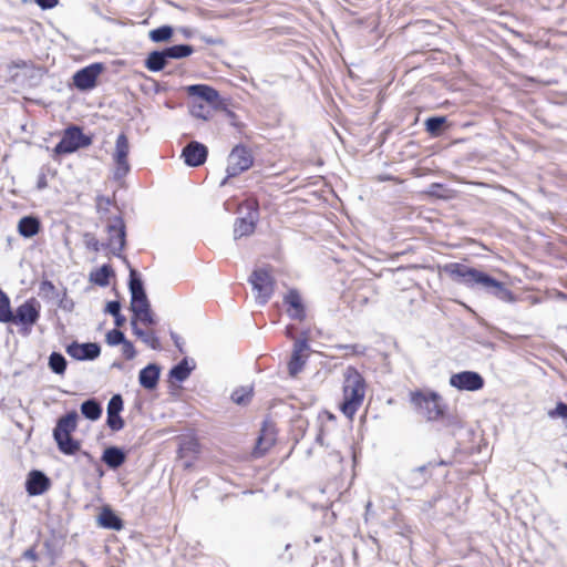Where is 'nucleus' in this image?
<instances>
[{"label":"nucleus","mask_w":567,"mask_h":567,"mask_svg":"<svg viewBox=\"0 0 567 567\" xmlns=\"http://www.w3.org/2000/svg\"><path fill=\"white\" fill-rule=\"evenodd\" d=\"M443 270L454 282L466 288L483 291L506 303L517 301L515 293L504 282L483 270L463 262L446 264Z\"/></svg>","instance_id":"f257e3e1"},{"label":"nucleus","mask_w":567,"mask_h":567,"mask_svg":"<svg viewBox=\"0 0 567 567\" xmlns=\"http://www.w3.org/2000/svg\"><path fill=\"white\" fill-rule=\"evenodd\" d=\"M409 396L413 409L426 421H440L444 427L451 430L461 427L458 419L446 412L447 406L436 391L417 389L411 391Z\"/></svg>","instance_id":"f03ea898"},{"label":"nucleus","mask_w":567,"mask_h":567,"mask_svg":"<svg viewBox=\"0 0 567 567\" xmlns=\"http://www.w3.org/2000/svg\"><path fill=\"white\" fill-rule=\"evenodd\" d=\"M343 377V401L340 403V410L347 417L352 419L363 402L367 384L355 367L349 365Z\"/></svg>","instance_id":"7ed1b4c3"},{"label":"nucleus","mask_w":567,"mask_h":567,"mask_svg":"<svg viewBox=\"0 0 567 567\" xmlns=\"http://www.w3.org/2000/svg\"><path fill=\"white\" fill-rule=\"evenodd\" d=\"M40 302L35 298H29L18 306L14 311L11 309V316H8V319H6L3 323L19 324L20 333L28 336L32 327L40 319Z\"/></svg>","instance_id":"20e7f679"},{"label":"nucleus","mask_w":567,"mask_h":567,"mask_svg":"<svg viewBox=\"0 0 567 567\" xmlns=\"http://www.w3.org/2000/svg\"><path fill=\"white\" fill-rule=\"evenodd\" d=\"M92 144V137L83 133L82 127L70 125L62 134L60 142L55 145L53 152L56 155L71 154L80 148H85Z\"/></svg>","instance_id":"39448f33"},{"label":"nucleus","mask_w":567,"mask_h":567,"mask_svg":"<svg viewBox=\"0 0 567 567\" xmlns=\"http://www.w3.org/2000/svg\"><path fill=\"white\" fill-rule=\"evenodd\" d=\"M106 231L109 234V241L105 244V247H110L111 252L130 267L131 264L127 257L122 254L126 246V226L121 215L110 219Z\"/></svg>","instance_id":"423d86ee"},{"label":"nucleus","mask_w":567,"mask_h":567,"mask_svg":"<svg viewBox=\"0 0 567 567\" xmlns=\"http://www.w3.org/2000/svg\"><path fill=\"white\" fill-rule=\"evenodd\" d=\"M241 205L246 208L247 212L245 216L235 219V240L254 234L259 220V203L256 198H247Z\"/></svg>","instance_id":"0eeeda50"},{"label":"nucleus","mask_w":567,"mask_h":567,"mask_svg":"<svg viewBox=\"0 0 567 567\" xmlns=\"http://www.w3.org/2000/svg\"><path fill=\"white\" fill-rule=\"evenodd\" d=\"M252 289L257 291L256 302L265 306L275 290V280L266 268L255 269L248 278Z\"/></svg>","instance_id":"6e6552de"},{"label":"nucleus","mask_w":567,"mask_h":567,"mask_svg":"<svg viewBox=\"0 0 567 567\" xmlns=\"http://www.w3.org/2000/svg\"><path fill=\"white\" fill-rule=\"evenodd\" d=\"M254 164V157L248 147L243 144L236 145L228 155L226 168L227 178H233L245 171H248Z\"/></svg>","instance_id":"1a4fd4ad"},{"label":"nucleus","mask_w":567,"mask_h":567,"mask_svg":"<svg viewBox=\"0 0 567 567\" xmlns=\"http://www.w3.org/2000/svg\"><path fill=\"white\" fill-rule=\"evenodd\" d=\"M130 153V143L125 133H120L116 137L115 142V151L113 154V161L115 164L113 171V179L120 181L124 178L131 169V166L127 161V156Z\"/></svg>","instance_id":"9d476101"},{"label":"nucleus","mask_w":567,"mask_h":567,"mask_svg":"<svg viewBox=\"0 0 567 567\" xmlns=\"http://www.w3.org/2000/svg\"><path fill=\"white\" fill-rule=\"evenodd\" d=\"M128 270L130 275L127 286L131 295L130 309L131 311H134L136 309L147 307L151 303L147 298L141 274L132 266L128 267Z\"/></svg>","instance_id":"9b49d317"},{"label":"nucleus","mask_w":567,"mask_h":567,"mask_svg":"<svg viewBox=\"0 0 567 567\" xmlns=\"http://www.w3.org/2000/svg\"><path fill=\"white\" fill-rule=\"evenodd\" d=\"M105 66L101 62H95L78 70L73 74V85L79 91H90L96 86L99 75L104 71Z\"/></svg>","instance_id":"f8f14e48"},{"label":"nucleus","mask_w":567,"mask_h":567,"mask_svg":"<svg viewBox=\"0 0 567 567\" xmlns=\"http://www.w3.org/2000/svg\"><path fill=\"white\" fill-rule=\"evenodd\" d=\"M450 385L460 390L475 392L484 388V378L476 371H461L451 375Z\"/></svg>","instance_id":"ddd939ff"},{"label":"nucleus","mask_w":567,"mask_h":567,"mask_svg":"<svg viewBox=\"0 0 567 567\" xmlns=\"http://www.w3.org/2000/svg\"><path fill=\"white\" fill-rule=\"evenodd\" d=\"M310 349L307 337L296 339L293 342L292 353L288 362V372L290 377H297L300 373L307 362L308 355L306 351Z\"/></svg>","instance_id":"4468645a"},{"label":"nucleus","mask_w":567,"mask_h":567,"mask_svg":"<svg viewBox=\"0 0 567 567\" xmlns=\"http://www.w3.org/2000/svg\"><path fill=\"white\" fill-rule=\"evenodd\" d=\"M66 353L78 361H93L101 354V347L97 342L72 341L66 346Z\"/></svg>","instance_id":"2eb2a0df"},{"label":"nucleus","mask_w":567,"mask_h":567,"mask_svg":"<svg viewBox=\"0 0 567 567\" xmlns=\"http://www.w3.org/2000/svg\"><path fill=\"white\" fill-rule=\"evenodd\" d=\"M207 156V146L197 141L187 143L182 151L184 163L189 167H198L203 165L206 162Z\"/></svg>","instance_id":"dca6fc26"},{"label":"nucleus","mask_w":567,"mask_h":567,"mask_svg":"<svg viewBox=\"0 0 567 567\" xmlns=\"http://www.w3.org/2000/svg\"><path fill=\"white\" fill-rule=\"evenodd\" d=\"M284 303L287 306V315L290 319L303 321L307 317L306 306L302 301L300 292L291 288L284 296Z\"/></svg>","instance_id":"f3484780"},{"label":"nucleus","mask_w":567,"mask_h":567,"mask_svg":"<svg viewBox=\"0 0 567 567\" xmlns=\"http://www.w3.org/2000/svg\"><path fill=\"white\" fill-rule=\"evenodd\" d=\"M51 486L49 476L40 471L32 470L25 480V491L30 496H39L44 494Z\"/></svg>","instance_id":"a211bd4d"},{"label":"nucleus","mask_w":567,"mask_h":567,"mask_svg":"<svg viewBox=\"0 0 567 567\" xmlns=\"http://www.w3.org/2000/svg\"><path fill=\"white\" fill-rule=\"evenodd\" d=\"M161 377V367L157 363H148L138 373V383L145 390L152 391L157 388Z\"/></svg>","instance_id":"6ab92c4d"},{"label":"nucleus","mask_w":567,"mask_h":567,"mask_svg":"<svg viewBox=\"0 0 567 567\" xmlns=\"http://www.w3.org/2000/svg\"><path fill=\"white\" fill-rule=\"evenodd\" d=\"M78 412L72 410L58 419L53 429V437L72 435L78 425Z\"/></svg>","instance_id":"aec40b11"},{"label":"nucleus","mask_w":567,"mask_h":567,"mask_svg":"<svg viewBox=\"0 0 567 567\" xmlns=\"http://www.w3.org/2000/svg\"><path fill=\"white\" fill-rule=\"evenodd\" d=\"M124 449L112 445L104 449L101 461L111 470L121 467L126 461Z\"/></svg>","instance_id":"412c9836"},{"label":"nucleus","mask_w":567,"mask_h":567,"mask_svg":"<svg viewBox=\"0 0 567 567\" xmlns=\"http://www.w3.org/2000/svg\"><path fill=\"white\" fill-rule=\"evenodd\" d=\"M187 94L192 97H198L206 103H215L219 99L216 89L207 84H192L185 87Z\"/></svg>","instance_id":"4be33fe9"},{"label":"nucleus","mask_w":567,"mask_h":567,"mask_svg":"<svg viewBox=\"0 0 567 567\" xmlns=\"http://www.w3.org/2000/svg\"><path fill=\"white\" fill-rule=\"evenodd\" d=\"M195 368V361L185 357L178 363L172 367L168 372V377L176 380L177 382H184L188 379Z\"/></svg>","instance_id":"5701e85b"},{"label":"nucleus","mask_w":567,"mask_h":567,"mask_svg":"<svg viewBox=\"0 0 567 567\" xmlns=\"http://www.w3.org/2000/svg\"><path fill=\"white\" fill-rule=\"evenodd\" d=\"M168 61L169 60H168L164 49L153 50L145 58L144 66L150 72L156 73V72L163 71L166 68V65L168 64Z\"/></svg>","instance_id":"b1692460"},{"label":"nucleus","mask_w":567,"mask_h":567,"mask_svg":"<svg viewBox=\"0 0 567 567\" xmlns=\"http://www.w3.org/2000/svg\"><path fill=\"white\" fill-rule=\"evenodd\" d=\"M444 464H445L444 461H441L437 464L429 462L427 464H424V465H421V466H417V467L413 468L410 472V476H409L410 483L414 487H419V486L424 485L431 478V476H432V473L430 472V468L434 467L435 465H444Z\"/></svg>","instance_id":"393cba45"},{"label":"nucleus","mask_w":567,"mask_h":567,"mask_svg":"<svg viewBox=\"0 0 567 567\" xmlns=\"http://www.w3.org/2000/svg\"><path fill=\"white\" fill-rule=\"evenodd\" d=\"M41 229L40 219L35 216L29 215L22 217L18 223V233L23 238H32L39 234Z\"/></svg>","instance_id":"a878e982"},{"label":"nucleus","mask_w":567,"mask_h":567,"mask_svg":"<svg viewBox=\"0 0 567 567\" xmlns=\"http://www.w3.org/2000/svg\"><path fill=\"white\" fill-rule=\"evenodd\" d=\"M97 523L103 528L120 530L123 528V520L110 507H103L101 511Z\"/></svg>","instance_id":"bb28decb"},{"label":"nucleus","mask_w":567,"mask_h":567,"mask_svg":"<svg viewBox=\"0 0 567 567\" xmlns=\"http://www.w3.org/2000/svg\"><path fill=\"white\" fill-rule=\"evenodd\" d=\"M425 131L432 137H440L446 130L450 128L447 117L444 115L430 116L424 122Z\"/></svg>","instance_id":"cd10ccee"},{"label":"nucleus","mask_w":567,"mask_h":567,"mask_svg":"<svg viewBox=\"0 0 567 567\" xmlns=\"http://www.w3.org/2000/svg\"><path fill=\"white\" fill-rule=\"evenodd\" d=\"M133 333L153 350L161 349V341L153 331H145L136 324V318H131Z\"/></svg>","instance_id":"c85d7f7f"},{"label":"nucleus","mask_w":567,"mask_h":567,"mask_svg":"<svg viewBox=\"0 0 567 567\" xmlns=\"http://www.w3.org/2000/svg\"><path fill=\"white\" fill-rule=\"evenodd\" d=\"M82 415L90 421H97L103 413L101 402L95 398H90L81 403L80 406Z\"/></svg>","instance_id":"c756f323"},{"label":"nucleus","mask_w":567,"mask_h":567,"mask_svg":"<svg viewBox=\"0 0 567 567\" xmlns=\"http://www.w3.org/2000/svg\"><path fill=\"white\" fill-rule=\"evenodd\" d=\"M275 441L276 439L274 433L268 431L266 427H262L261 433L256 440L254 456H262L274 445Z\"/></svg>","instance_id":"7c9ffc66"},{"label":"nucleus","mask_w":567,"mask_h":567,"mask_svg":"<svg viewBox=\"0 0 567 567\" xmlns=\"http://www.w3.org/2000/svg\"><path fill=\"white\" fill-rule=\"evenodd\" d=\"M115 276V271L110 264L102 265L99 269L90 274V280L100 287H107L110 280Z\"/></svg>","instance_id":"2f4dec72"},{"label":"nucleus","mask_w":567,"mask_h":567,"mask_svg":"<svg viewBox=\"0 0 567 567\" xmlns=\"http://www.w3.org/2000/svg\"><path fill=\"white\" fill-rule=\"evenodd\" d=\"M59 451L64 455H74L81 450V443L72 435L53 437Z\"/></svg>","instance_id":"473e14b6"},{"label":"nucleus","mask_w":567,"mask_h":567,"mask_svg":"<svg viewBox=\"0 0 567 567\" xmlns=\"http://www.w3.org/2000/svg\"><path fill=\"white\" fill-rule=\"evenodd\" d=\"M45 555L49 558L50 565H54L62 551V540L56 535H52L43 543Z\"/></svg>","instance_id":"72a5a7b5"},{"label":"nucleus","mask_w":567,"mask_h":567,"mask_svg":"<svg viewBox=\"0 0 567 567\" xmlns=\"http://www.w3.org/2000/svg\"><path fill=\"white\" fill-rule=\"evenodd\" d=\"M164 51L168 60H181L187 58L194 53V48L190 44H174L164 48Z\"/></svg>","instance_id":"f704fd0d"},{"label":"nucleus","mask_w":567,"mask_h":567,"mask_svg":"<svg viewBox=\"0 0 567 567\" xmlns=\"http://www.w3.org/2000/svg\"><path fill=\"white\" fill-rule=\"evenodd\" d=\"M174 29L173 27L165 24L161 25L156 29H153L148 33V38L151 41L155 43L167 42L173 38Z\"/></svg>","instance_id":"c9c22d12"},{"label":"nucleus","mask_w":567,"mask_h":567,"mask_svg":"<svg viewBox=\"0 0 567 567\" xmlns=\"http://www.w3.org/2000/svg\"><path fill=\"white\" fill-rule=\"evenodd\" d=\"M48 364L53 373L62 375L65 373L68 361L62 353L53 351L49 357Z\"/></svg>","instance_id":"e433bc0d"},{"label":"nucleus","mask_w":567,"mask_h":567,"mask_svg":"<svg viewBox=\"0 0 567 567\" xmlns=\"http://www.w3.org/2000/svg\"><path fill=\"white\" fill-rule=\"evenodd\" d=\"M252 398L251 386H239L231 392L230 399L238 405H247Z\"/></svg>","instance_id":"4c0bfd02"},{"label":"nucleus","mask_w":567,"mask_h":567,"mask_svg":"<svg viewBox=\"0 0 567 567\" xmlns=\"http://www.w3.org/2000/svg\"><path fill=\"white\" fill-rule=\"evenodd\" d=\"M39 296L50 300L53 298H59L60 293L58 292L54 284L51 280L43 278L39 285Z\"/></svg>","instance_id":"58836bf2"},{"label":"nucleus","mask_w":567,"mask_h":567,"mask_svg":"<svg viewBox=\"0 0 567 567\" xmlns=\"http://www.w3.org/2000/svg\"><path fill=\"white\" fill-rule=\"evenodd\" d=\"M133 312L132 318H136V324H138V321L143 322L144 324H154L155 319L151 309V305L144 308L136 309Z\"/></svg>","instance_id":"ea45409f"},{"label":"nucleus","mask_w":567,"mask_h":567,"mask_svg":"<svg viewBox=\"0 0 567 567\" xmlns=\"http://www.w3.org/2000/svg\"><path fill=\"white\" fill-rule=\"evenodd\" d=\"M11 316V301L9 296L0 288V322Z\"/></svg>","instance_id":"a19ab883"},{"label":"nucleus","mask_w":567,"mask_h":567,"mask_svg":"<svg viewBox=\"0 0 567 567\" xmlns=\"http://www.w3.org/2000/svg\"><path fill=\"white\" fill-rule=\"evenodd\" d=\"M106 425L111 431L118 432L124 427L125 422L121 413H106Z\"/></svg>","instance_id":"79ce46f5"},{"label":"nucleus","mask_w":567,"mask_h":567,"mask_svg":"<svg viewBox=\"0 0 567 567\" xmlns=\"http://www.w3.org/2000/svg\"><path fill=\"white\" fill-rule=\"evenodd\" d=\"M105 340L109 346L115 347L122 344L126 340V337L120 329H112L106 333Z\"/></svg>","instance_id":"37998d69"},{"label":"nucleus","mask_w":567,"mask_h":567,"mask_svg":"<svg viewBox=\"0 0 567 567\" xmlns=\"http://www.w3.org/2000/svg\"><path fill=\"white\" fill-rule=\"evenodd\" d=\"M190 113L193 116L202 120H208L210 117V110L203 103L193 102Z\"/></svg>","instance_id":"c03bdc74"},{"label":"nucleus","mask_w":567,"mask_h":567,"mask_svg":"<svg viewBox=\"0 0 567 567\" xmlns=\"http://www.w3.org/2000/svg\"><path fill=\"white\" fill-rule=\"evenodd\" d=\"M124 408V401L120 393L113 394L109 400L106 413H121Z\"/></svg>","instance_id":"a18cd8bd"},{"label":"nucleus","mask_w":567,"mask_h":567,"mask_svg":"<svg viewBox=\"0 0 567 567\" xmlns=\"http://www.w3.org/2000/svg\"><path fill=\"white\" fill-rule=\"evenodd\" d=\"M336 349L347 351L346 354L364 355L368 348L360 343H353V344H337Z\"/></svg>","instance_id":"49530a36"},{"label":"nucleus","mask_w":567,"mask_h":567,"mask_svg":"<svg viewBox=\"0 0 567 567\" xmlns=\"http://www.w3.org/2000/svg\"><path fill=\"white\" fill-rule=\"evenodd\" d=\"M83 240L86 249L93 252L100 251L101 247L104 246L103 244H100L92 233H84Z\"/></svg>","instance_id":"de8ad7c7"},{"label":"nucleus","mask_w":567,"mask_h":567,"mask_svg":"<svg viewBox=\"0 0 567 567\" xmlns=\"http://www.w3.org/2000/svg\"><path fill=\"white\" fill-rule=\"evenodd\" d=\"M58 306L63 311H66V312H72L73 311V309L75 307V303H74V301L71 298L68 297L66 289H64L62 295L59 297Z\"/></svg>","instance_id":"09e8293b"},{"label":"nucleus","mask_w":567,"mask_h":567,"mask_svg":"<svg viewBox=\"0 0 567 567\" xmlns=\"http://www.w3.org/2000/svg\"><path fill=\"white\" fill-rule=\"evenodd\" d=\"M122 353L126 360H133L136 357L135 347L127 339L122 343Z\"/></svg>","instance_id":"8fccbe9b"},{"label":"nucleus","mask_w":567,"mask_h":567,"mask_svg":"<svg viewBox=\"0 0 567 567\" xmlns=\"http://www.w3.org/2000/svg\"><path fill=\"white\" fill-rule=\"evenodd\" d=\"M104 311L109 315L116 316L121 313V302L118 300H111L106 302Z\"/></svg>","instance_id":"3c124183"},{"label":"nucleus","mask_w":567,"mask_h":567,"mask_svg":"<svg viewBox=\"0 0 567 567\" xmlns=\"http://www.w3.org/2000/svg\"><path fill=\"white\" fill-rule=\"evenodd\" d=\"M199 40L208 45H221L224 44V40L221 38H214L206 34H200Z\"/></svg>","instance_id":"603ef678"},{"label":"nucleus","mask_w":567,"mask_h":567,"mask_svg":"<svg viewBox=\"0 0 567 567\" xmlns=\"http://www.w3.org/2000/svg\"><path fill=\"white\" fill-rule=\"evenodd\" d=\"M35 3L42 9V10H50L58 6L59 0H35Z\"/></svg>","instance_id":"864d4df0"},{"label":"nucleus","mask_w":567,"mask_h":567,"mask_svg":"<svg viewBox=\"0 0 567 567\" xmlns=\"http://www.w3.org/2000/svg\"><path fill=\"white\" fill-rule=\"evenodd\" d=\"M22 558L31 561H37L39 559V555L35 551V546H32L23 551Z\"/></svg>","instance_id":"5fc2aeb1"},{"label":"nucleus","mask_w":567,"mask_h":567,"mask_svg":"<svg viewBox=\"0 0 567 567\" xmlns=\"http://www.w3.org/2000/svg\"><path fill=\"white\" fill-rule=\"evenodd\" d=\"M171 339L173 340L175 347L178 349L181 353H184V341L183 339L174 331L169 332Z\"/></svg>","instance_id":"6e6d98bb"},{"label":"nucleus","mask_w":567,"mask_h":567,"mask_svg":"<svg viewBox=\"0 0 567 567\" xmlns=\"http://www.w3.org/2000/svg\"><path fill=\"white\" fill-rule=\"evenodd\" d=\"M82 455L85 456L89 460V462L95 465L99 476L102 477L104 475V471L102 466L95 461V458L86 451H83Z\"/></svg>","instance_id":"4d7b16f0"},{"label":"nucleus","mask_w":567,"mask_h":567,"mask_svg":"<svg viewBox=\"0 0 567 567\" xmlns=\"http://www.w3.org/2000/svg\"><path fill=\"white\" fill-rule=\"evenodd\" d=\"M102 205L105 206V210H107V207L111 205V199L109 197H105L103 195H99L96 197V207H97V210H101L102 209Z\"/></svg>","instance_id":"13d9d810"},{"label":"nucleus","mask_w":567,"mask_h":567,"mask_svg":"<svg viewBox=\"0 0 567 567\" xmlns=\"http://www.w3.org/2000/svg\"><path fill=\"white\" fill-rule=\"evenodd\" d=\"M113 318H114V324L116 327L115 329L123 327L124 323L126 322V318L122 313L113 316Z\"/></svg>","instance_id":"bf43d9fd"},{"label":"nucleus","mask_w":567,"mask_h":567,"mask_svg":"<svg viewBox=\"0 0 567 567\" xmlns=\"http://www.w3.org/2000/svg\"><path fill=\"white\" fill-rule=\"evenodd\" d=\"M444 188L443 184L440 183H432L429 187V194L436 195L439 189Z\"/></svg>","instance_id":"052dcab7"},{"label":"nucleus","mask_w":567,"mask_h":567,"mask_svg":"<svg viewBox=\"0 0 567 567\" xmlns=\"http://www.w3.org/2000/svg\"><path fill=\"white\" fill-rule=\"evenodd\" d=\"M37 186H38V188H39V189H43V188H45V187H47V178H45V176H44V175H41V176L39 177V179H38V185H37Z\"/></svg>","instance_id":"680f3d73"},{"label":"nucleus","mask_w":567,"mask_h":567,"mask_svg":"<svg viewBox=\"0 0 567 567\" xmlns=\"http://www.w3.org/2000/svg\"><path fill=\"white\" fill-rule=\"evenodd\" d=\"M12 65L17 69H21V68H25L27 66V62L23 61V60H19V61H14L12 62Z\"/></svg>","instance_id":"e2e57ef3"},{"label":"nucleus","mask_w":567,"mask_h":567,"mask_svg":"<svg viewBox=\"0 0 567 567\" xmlns=\"http://www.w3.org/2000/svg\"><path fill=\"white\" fill-rule=\"evenodd\" d=\"M293 330H295V327L293 326H287L286 327V336L288 338H293Z\"/></svg>","instance_id":"0e129e2a"},{"label":"nucleus","mask_w":567,"mask_h":567,"mask_svg":"<svg viewBox=\"0 0 567 567\" xmlns=\"http://www.w3.org/2000/svg\"><path fill=\"white\" fill-rule=\"evenodd\" d=\"M279 558L286 563H291L293 559L292 554H284Z\"/></svg>","instance_id":"69168bd1"},{"label":"nucleus","mask_w":567,"mask_h":567,"mask_svg":"<svg viewBox=\"0 0 567 567\" xmlns=\"http://www.w3.org/2000/svg\"><path fill=\"white\" fill-rule=\"evenodd\" d=\"M316 442L321 444V445L323 444V433H322V430H320L319 433L317 434Z\"/></svg>","instance_id":"338daca9"},{"label":"nucleus","mask_w":567,"mask_h":567,"mask_svg":"<svg viewBox=\"0 0 567 567\" xmlns=\"http://www.w3.org/2000/svg\"><path fill=\"white\" fill-rule=\"evenodd\" d=\"M111 367L114 369H122L123 364L120 361H114Z\"/></svg>","instance_id":"774afa93"}]
</instances>
